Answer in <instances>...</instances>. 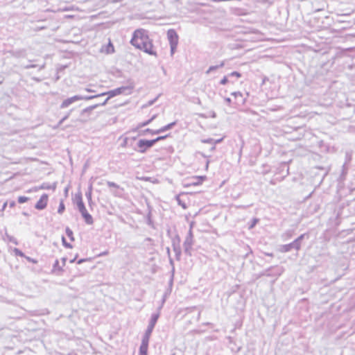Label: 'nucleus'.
Returning a JSON list of instances; mask_svg holds the SVG:
<instances>
[{
  "mask_svg": "<svg viewBox=\"0 0 355 355\" xmlns=\"http://www.w3.org/2000/svg\"><path fill=\"white\" fill-rule=\"evenodd\" d=\"M231 95L232 96H234L235 97V98H237L239 96L240 97H242L243 96V94L241 92H232L231 93Z\"/></svg>",
  "mask_w": 355,
  "mask_h": 355,
  "instance_id": "nucleus-51",
  "label": "nucleus"
},
{
  "mask_svg": "<svg viewBox=\"0 0 355 355\" xmlns=\"http://www.w3.org/2000/svg\"><path fill=\"white\" fill-rule=\"evenodd\" d=\"M175 199L178 205L181 206L184 209L187 208V204L180 199V196H176Z\"/></svg>",
  "mask_w": 355,
  "mask_h": 355,
  "instance_id": "nucleus-31",
  "label": "nucleus"
},
{
  "mask_svg": "<svg viewBox=\"0 0 355 355\" xmlns=\"http://www.w3.org/2000/svg\"><path fill=\"white\" fill-rule=\"evenodd\" d=\"M293 230H288L285 233L283 234L282 237L284 239H289L293 236Z\"/></svg>",
  "mask_w": 355,
  "mask_h": 355,
  "instance_id": "nucleus-34",
  "label": "nucleus"
},
{
  "mask_svg": "<svg viewBox=\"0 0 355 355\" xmlns=\"http://www.w3.org/2000/svg\"><path fill=\"white\" fill-rule=\"evenodd\" d=\"M169 263H170V265L172 266L171 273H173V275H174V274H175L174 261H173V259L171 258L170 257H169Z\"/></svg>",
  "mask_w": 355,
  "mask_h": 355,
  "instance_id": "nucleus-47",
  "label": "nucleus"
},
{
  "mask_svg": "<svg viewBox=\"0 0 355 355\" xmlns=\"http://www.w3.org/2000/svg\"><path fill=\"white\" fill-rule=\"evenodd\" d=\"M181 239L180 236L176 234L172 238V247L173 250L175 254V258L177 260H180L182 254V250L180 247Z\"/></svg>",
  "mask_w": 355,
  "mask_h": 355,
  "instance_id": "nucleus-3",
  "label": "nucleus"
},
{
  "mask_svg": "<svg viewBox=\"0 0 355 355\" xmlns=\"http://www.w3.org/2000/svg\"><path fill=\"white\" fill-rule=\"evenodd\" d=\"M75 202L79 212H81L86 209L85 203L83 200V196L80 191H79L75 196Z\"/></svg>",
  "mask_w": 355,
  "mask_h": 355,
  "instance_id": "nucleus-8",
  "label": "nucleus"
},
{
  "mask_svg": "<svg viewBox=\"0 0 355 355\" xmlns=\"http://www.w3.org/2000/svg\"><path fill=\"white\" fill-rule=\"evenodd\" d=\"M173 277H174V275H173V273H171V279H170V281H169V284L170 285L173 284Z\"/></svg>",
  "mask_w": 355,
  "mask_h": 355,
  "instance_id": "nucleus-60",
  "label": "nucleus"
},
{
  "mask_svg": "<svg viewBox=\"0 0 355 355\" xmlns=\"http://www.w3.org/2000/svg\"><path fill=\"white\" fill-rule=\"evenodd\" d=\"M149 149L150 147L148 146L146 139H139L135 144V147H134V150L139 153H145Z\"/></svg>",
  "mask_w": 355,
  "mask_h": 355,
  "instance_id": "nucleus-4",
  "label": "nucleus"
},
{
  "mask_svg": "<svg viewBox=\"0 0 355 355\" xmlns=\"http://www.w3.org/2000/svg\"><path fill=\"white\" fill-rule=\"evenodd\" d=\"M66 261H67V258H66V257H63V258H62V266H65V264H66Z\"/></svg>",
  "mask_w": 355,
  "mask_h": 355,
  "instance_id": "nucleus-59",
  "label": "nucleus"
},
{
  "mask_svg": "<svg viewBox=\"0 0 355 355\" xmlns=\"http://www.w3.org/2000/svg\"><path fill=\"white\" fill-rule=\"evenodd\" d=\"M101 96H98V94L96 95H92V96H83V95H78V101L85 100V101H89L92 100L96 98H98Z\"/></svg>",
  "mask_w": 355,
  "mask_h": 355,
  "instance_id": "nucleus-26",
  "label": "nucleus"
},
{
  "mask_svg": "<svg viewBox=\"0 0 355 355\" xmlns=\"http://www.w3.org/2000/svg\"><path fill=\"white\" fill-rule=\"evenodd\" d=\"M230 77L228 76V74L227 76H225L220 81V84L225 85L227 83H234V82L229 79Z\"/></svg>",
  "mask_w": 355,
  "mask_h": 355,
  "instance_id": "nucleus-30",
  "label": "nucleus"
},
{
  "mask_svg": "<svg viewBox=\"0 0 355 355\" xmlns=\"http://www.w3.org/2000/svg\"><path fill=\"white\" fill-rule=\"evenodd\" d=\"M24 258H25L28 261L31 262V263H33L36 264V263H38V261H37V259H33V258H31V257H28V256H26V257H25Z\"/></svg>",
  "mask_w": 355,
  "mask_h": 355,
  "instance_id": "nucleus-45",
  "label": "nucleus"
},
{
  "mask_svg": "<svg viewBox=\"0 0 355 355\" xmlns=\"http://www.w3.org/2000/svg\"><path fill=\"white\" fill-rule=\"evenodd\" d=\"M13 252H14L15 255H16V256H18L20 257H24V258L26 257V254L19 248H15L13 249Z\"/></svg>",
  "mask_w": 355,
  "mask_h": 355,
  "instance_id": "nucleus-32",
  "label": "nucleus"
},
{
  "mask_svg": "<svg viewBox=\"0 0 355 355\" xmlns=\"http://www.w3.org/2000/svg\"><path fill=\"white\" fill-rule=\"evenodd\" d=\"M64 211H65V205L64 203V200L62 199L60 201L59 207L58 209V213L61 215L64 213Z\"/></svg>",
  "mask_w": 355,
  "mask_h": 355,
  "instance_id": "nucleus-27",
  "label": "nucleus"
},
{
  "mask_svg": "<svg viewBox=\"0 0 355 355\" xmlns=\"http://www.w3.org/2000/svg\"><path fill=\"white\" fill-rule=\"evenodd\" d=\"M178 45L175 44H170L171 48V54L173 55L177 49Z\"/></svg>",
  "mask_w": 355,
  "mask_h": 355,
  "instance_id": "nucleus-50",
  "label": "nucleus"
},
{
  "mask_svg": "<svg viewBox=\"0 0 355 355\" xmlns=\"http://www.w3.org/2000/svg\"><path fill=\"white\" fill-rule=\"evenodd\" d=\"M156 132V130H152L150 128H146L144 130H142L139 134V135H145L146 133H150L153 135H158V133H155Z\"/></svg>",
  "mask_w": 355,
  "mask_h": 355,
  "instance_id": "nucleus-28",
  "label": "nucleus"
},
{
  "mask_svg": "<svg viewBox=\"0 0 355 355\" xmlns=\"http://www.w3.org/2000/svg\"><path fill=\"white\" fill-rule=\"evenodd\" d=\"M223 141V137L218 139H214V145L216 146V144L221 143Z\"/></svg>",
  "mask_w": 355,
  "mask_h": 355,
  "instance_id": "nucleus-54",
  "label": "nucleus"
},
{
  "mask_svg": "<svg viewBox=\"0 0 355 355\" xmlns=\"http://www.w3.org/2000/svg\"><path fill=\"white\" fill-rule=\"evenodd\" d=\"M107 185L111 188V187H113V188H116V189H119V185H118L117 184H116L115 182H110V181H108L107 182Z\"/></svg>",
  "mask_w": 355,
  "mask_h": 355,
  "instance_id": "nucleus-42",
  "label": "nucleus"
},
{
  "mask_svg": "<svg viewBox=\"0 0 355 355\" xmlns=\"http://www.w3.org/2000/svg\"><path fill=\"white\" fill-rule=\"evenodd\" d=\"M22 67L26 69H31L30 64L23 65Z\"/></svg>",
  "mask_w": 355,
  "mask_h": 355,
  "instance_id": "nucleus-62",
  "label": "nucleus"
},
{
  "mask_svg": "<svg viewBox=\"0 0 355 355\" xmlns=\"http://www.w3.org/2000/svg\"><path fill=\"white\" fill-rule=\"evenodd\" d=\"M6 236L7 237L9 242H11L15 245L18 244L17 239L14 236L9 235L8 233H6Z\"/></svg>",
  "mask_w": 355,
  "mask_h": 355,
  "instance_id": "nucleus-35",
  "label": "nucleus"
},
{
  "mask_svg": "<svg viewBox=\"0 0 355 355\" xmlns=\"http://www.w3.org/2000/svg\"><path fill=\"white\" fill-rule=\"evenodd\" d=\"M207 179V176L200 175V176H195L191 178V181L189 183L190 185L197 186L201 184L205 180Z\"/></svg>",
  "mask_w": 355,
  "mask_h": 355,
  "instance_id": "nucleus-15",
  "label": "nucleus"
},
{
  "mask_svg": "<svg viewBox=\"0 0 355 355\" xmlns=\"http://www.w3.org/2000/svg\"><path fill=\"white\" fill-rule=\"evenodd\" d=\"M88 259H80L79 260H78L77 261V263L78 264H81L83 263V262L87 261Z\"/></svg>",
  "mask_w": 355,
  "mask_h": 355,
  "instance_id": "nucleus-57",
  "label": "nucleus"
},
{
  "mask_svg": "<svg viewBox=\"0 0 355 355\" xmlns=\"http://www.w3.org/2000/svg\"><path fill=\"white\" fill-rule=\"evenodd\" d=\"M150 336L148 334H144L142 339H141V344H145L146 345H148L149 340H150Z\"/></svg>",
  "mask_w": 355,
  "mask_h": 355,
  "instance_id": "nucleus-33",
  "label": "nucleus"
},
{
  "mask_svg": "<svg viewBox=\"0 0 355 355\" xmlns=\"http://www.w3.org/2000/svg\"><path fill=\"white\" fill-rule=\"evenodd\" d=\"M77 257H78V254H76V257H75L73 259H71V260L69 261V262H70L71 263H74V262H75V261H76V258H77Z\"/></svg>",
  "mask_w": 355,
  "mask_h": 355,
  "instance_id": "nucleus-61",
  "label": "nucleus"
},
{
  "mask_svg": "<svg viewBox=\"0 0 355 355\" xmlns=\"http://www.w3.org/2000/svg\"><path fill=\"white\" fill-rule=\"evenodd\" d=\"M30 67H31V68H35V67H38V65H37V64H30ZM44 67H45V64H42V65H41V66H39V69H38V70H39V71H40V70L43 69L44 68Z\"/></svg>",
  "mask_w": 355,
  "mask_h": 355,
  "instance_id": "nucleus-53",
  "label": "nucleus"
},
{
  "mask_svg": "<svg viewBox=\"0 0 355 355\" xmlns=\"http://www.w3.org/2000/svg\"><path fill=\"white\" fill-rule=\"evenodd\" d=\"M158 98H159V96H157L154 99L149 101L146 105H143V107H146L153 105L157 101Z\"/></svg>",
  "mask_w": 355,
  "mask_h": 355,
  "instance_id": "nucleus-40",
  "label": "nucleus"
},
{
  "mask_svg": "<svg viewBox=\"0 0 355 355\" xmlns=\"http://www.w3.org/2000/svg\"><path fill=\"white\" fill-rule=\"evenodd\" d=\"M201 142L203 144H209L214 145V139H212V138L202 139H201Z\"/></svg>",
  "mask_w": 355,
  "mask_h": 355,
  "instance_id": "nucleus-41",
  "label": "nucleus"
},
{
  "mask_svg": "<svg viewBox=\"0 0 355 355\" xmlns=\"http://www.w3.org/2000/svg\"><path fill=\"white\" fill-rule=\"evenodd\" d=\"M224 65H225V62H224V61H223V62H221L220 63V64L210 66V67H209V69L207 70L206 73H207V74H209V73H210L211 72H212V71H215V70H216V69H219V68L223 67Z\"/></svg>",
  "mask_w": 355,
  "mask_h": 355,
  "instance_id": "nucleus-22",
  "label": "nucleus"
},
{
  "mask_svg": "<svg viewBox=\"0 0 355 355\" xmlns=\"http://www.w3.org/2000/svg\"><path fill=\"white\" fill-rule=\"evenodd\" d=\"M64 121H62V118L58 121V124L54 127V129L58 128L62 125Z\"/></svg>",
  "mask_w": 355,
  "mask_h": 355,
  "instance_id": "nucleus-56",
  "label": "nucleus"
},
{
  "mask_svg": "<svg viewBox=\"0 0 355 355\" xmlns=\"http://www.w3.org/2000/svg\"><path fill=\"white\" fill-rule=\"evenodd\" d=\"M168 136H169V134L166 135H163V136H158L155 139H156L157 142H158L159 141H162V140H164V139H166Z\"/></svg>",
  "mask_w": 355,
  "mask_h": 355,
  "instance_id": "nucleus-52",
  "label": "nucleus"
},
{
  "mask_svg": "<svg viewBox=\"0 0 355 355\" xmlns=\"http://www.w3.org/2000/svg\"><path fill=\"white\" fill-rule=\"evenodd\" d=\"M159 316H160V313H159V312L153 313L150 316L148 325L155 327Z\"/></svg>",
  "mask_w": 355,
  "mask_h": 355,
  "instance_id": "nucleus-21",
  "label": "nucleus"
},
{
  "mask_svg": "<svg viewBox=\"0 0 355 355\" xmlns=\"http://www.w3.org/2000/svg\"><path fill=\"white\" fill-rule=\"evenodd\" d=\"M57 187V183L54 182L53 184H50L49 182H43L40 186L36 188V191L37 189H48L55 191Z\"/></svg>",
  "mask_w": 355,
  "mask_h": 355,
  "instance_id": "nucleus-17",
  "label": "nucleus"
},
{
  "mask_svg": "<svg viewBox=\"0 0 355 355\" xmlns=\"http://www.w3.org/2000/svg\"><path fill=\"white\" fill-rule=\"evenodd\" d=\"M132 88L133 87L131 86H122V87L116 88L114 89H112L108 92L99 94L98 96L107 95V98H105L104 102L101 103V106L105 105L110 98H113L116 96H118V95H120L122 94H130L132 92Z\"/></svg>",
  "mask_w": 355,
  "mask_h": 355,
  "instance_id": "nucleus-2",
  "label": "nucleus"
},
{
  "mask_svg": "<svg viewBox=\"0 0 355 355\" xmlns=\"http://www.w3.org/2000/svg\"><path fill=\"white\" fill-rule=\"evenodd\" d=\"M7 204H8V203H7V202H4V203H3V206H2V209H1V210H4V209H6V206H7Z\"/></svg>",
  "mask_w": 355,
  "mask_h": 355,
  "instance_id": "nucleus-63",
  "label": "nucleus"
},
{
  "mask_svg": "<svg viewBox=\"0 0 355 355\" xmlns=\"http://www.w3.org/2000/svg\"><path fill=\"white\" fill-rule=\"evenodd\" d=\"M130 44L148 55L157 56L156 51L153 50V41L148 36V31L145 29L135 30L130 40Z\"/></svg>",
  "mask_w": 355,
  "mask_h": 355,
  "instance_id": "nucleus-1",
  "label": "nucleus"
},
{
  "mask_svg": "<svg viewBox=\"0 0 355 355\" xmlns=\"http://www.w3.org/2000/svg\"><path fill=\"white\" fill-rule=\"evenodd\" d=\"M49 196L46 193H43L38 201L35 205V208L37 210L44 209L48 203Z\"/></svg>",
  "mask_w": 355,
  "mask_h": 355,
  "instance_id": "nucleus-6",
  "label": "nucleus"
},
{
  "mask_svg": "<svg viewBox=\"0 0 355 355\" xmlns=\"http://www.w3.org/2000/svg\"><path fill=\"white\" fill-rule=\"evenodd\" d=\"M101 103L89 106V107L83 109L81 111L80 115L84 116L85 114H89L92 110H94V109H96V107H98V106H101Z\"/></svg>",
  "mask_w": 355,
  "mask_h": 355,
  "instance_id": "nucleus-20",
  "label": "nucleus"
},
{
  "mask_svg": "<svg viewBox=\"0 0 355 355\" xmlns=\"http://www.w3.org/2000/svg\"><path fill=\"white\" fill-rule=\"evenodd\" d=\"M28 200H29L28 197L21 196L18 197L17 201L19 204H23V203L26 202Z\"/></svg>",
  "mask_w": 355,
  "mask_h": 355,
  "instance_id": "nucleus-36",
  "label": "nucleus"
},
{
  "mask_svg": "<svg viewBox=\"0 0 355 355\" xmlns=\"http://www.w3.org/2000/svg\"><path fill=\"white\" fill-rule=\"evenodd\" d=\"M228 76L230 78H232V77L241 78V73H239V71H233V72L228 73Z\"/></svg>",
  "mask_w": 355,
  "mask_h": 355,
  "instance_id": "nucleus-39",
  "label": "nucleus"
},
{
  "mask_svg": "<svg viewBox=\"0 0 355 355\" xmlns=\"http://www.w3.org/2000/svg\"><path fill=\"white\" fill-rule=\"evenodd\" d=\"M62 267L63 266H60L59 265V261L58 259H56L53 265L51 273L55 274L58 276L62 275L64 272Z\"/></svg>",
  "mask_w": 355,
  "mask_h": 355,
  "instance_id": "nucleus-13",
  "label": "nucleus"
},
{
  "mask_svg": "<svg viewBox=\"0 0 355 355\" xmlns=\"http://www.w3.org/2000/svg\"><path fill=\"white\" fill-rule=\"evenodd\" d=\"M305 236H306L307 238H309V235L308 234H302L301 235H300L297 239H295L294 241L296 242V243L297 244V245H299L300 248L301 249V247H302V241L304 240V239L305 238Z\"/></svg>",
  "mask_w": 355,
  "mask_h": 355,
  "instance_id": "nucleus-25",
  "label": "nucleus"
},
{
  "mask_svg": "<svg viewBox=\"0 0 355 355\" xmlns=\"http://www.w3.org/2000/svg\"><path fill=\"white\" fill-rule=\"evenodd\" d=\"M186 238L189 239H193V234L191 226L190 227V229L188 232V234H187Z\"/></svg>",
  "mask_w": 355,
  "mask_h": 355,
  "instance_id": "nucleus-46",
  "label": "nucleus"
},
{
  "mask_svg": "<svg viewBox=\"0 0 355 355\" xmlns=\"http://www.w3.org/2000/svg\"><path fill=\"white\" fill-rule=\"evenodd\" d=\"M176 124H177L176 121L171 122V123L162 127L161 128L156 130L155 133L160 134V133L164 132L167 130H171Z\"/></svg>",
  "mask_w": 355,
  "mask_h": 355,
  "instance_id": "nucleus-18",
  "label": "nucleus"
},
{
  "mask_svg": "<svg viewBox=\"0 0 355 355\" xmlns=\"http://www.w3.org/2000/svg\"><path fill=\"white\" fill-rule=\"evenodd\" d=\"M167 37L169 44H178L179 36L174 29H169L167 31Z\"/></svg>",
  "mask_w": 355,
  "mask_h": 355,
  "instance_id": "nucleus-7",
  "label": "nucleus"
},
{
  "mask_svg": "<svg viewBox=\"0 0 355 355\" xmlns=\"http://www.w3.org/2000/svg\"><path fill=\"white\" fill-rule=\"evenodd\" d=\"M78 101V95H75L71 97H69L66 99H64L62 103L60 105V109H64L68 107L69 105H71L72 103L76 102Z\"/></svg>",
  "mask_w": 355,
  "mask_h": 355,
  "instance_id": "nucleus-12",
  "label": "nucleus"
},
{
  "mask_svg": "<svg viewBox=\"0 0 355 355\" xmlns=\"http://www.w3.org/2000/svg\"><path fill=\"white\" fill-rule=\"evenodd\" d=\"M85 222L87 225H92L94 223L93 217L92 215L87 211V209L80 212Z\"/></svg>",
  "mask_w": 355,
  "mask_h": 355,
  "instance_id": "nucleus-14",
  "label": "nucleus"
},
{
  "mask_svg": "<svg viewBox=\"0 0 355 355\" xmlns=\"http://www.w3.org/2000/svg\"><path fill=\"white\" fill-rule=\"evenodd\" d=\"M157 116V114H154L149 119H146V121L139 123L137 128L134 129L133 131L135 132L138 129L149 125L153 121H154L156 119Z\"/></svg>",
  "mask_w": 355,
  "mask_h": 355,
  "instance_id": "nucleus-19",
  "label": "nucleus"
},
{
  "mask_svg": "<svg viewBox=\"0 0 355 355\" xmlns=\"http://www.w3.org/2000/svg\"><path fill=\"white\" fill-rule=\"evenodd\" d=\"M65 233L67 234V236L69 238V239L71 241H74V237H73V231L69 227H67L66 229H65Z\"/></svg>",
  "mask_w": 355,
  "mask_h": 355,
  "instance_id": "nucleus-29",
  "label": "nucleus"
},
{
  "mask_svg": "<svg viewBox=\"0 0 355 355\" xmlns=\"http://www.w3.org/2000/svg\"><path fill=\"white\" fill-rule=\"evenodd\" d=\"M85 196L88 201V205L91 209H92L93 205H94V202L92 200V185L90 184L88 187L87 191L85 193Z\"/></svg>",
  "mask_w": 355,
  "mask_h": 355,
  "instance_id": "nucleus-16",
  "label": "nucleus"
},
{
  "mask_svg": "<svg viewBox=\"0 0 355 355\" xmlns=\"http://www.w3.org/2000/svg\"><path fill=\"white\" fill-rule=\"evenodd\" d=\"M154 328L155 327H153L152 326L148 325L147 329H146V331H145L144 334L151 336L152 332H153Z\"/></svg>",
  "mask_w": 355,
  "mask_h": 355,
  "instance_id": "nucleus-44",
  "label": "nucleus"
},
{
  "mask_svg": "<svg viewBox=\"0 0 355 355\" xmlns=\"http://www.w3.org/2000/svg\"><path fill=\"white\" fill-rule=\"evenodd\" d=\"M15 205H16V203H15V201H13V200H12V201H11V202H10V203H9V206H10V207H11V208L14 207L15 206Z\"/></svg>",
  "mask_w": 355,
  "mask_h": 355,
  "instance_id": "nucleus-58",
  "label": "nucleus"
},
{
  "mask_svg": "<svg viewBox=\"0 0 355 355\" xmlns=\"http://www.w3.org/2000/svg\"><path fill=\"white\" fill-rule=\"evenodd\" d=\"M75 202L79 212H81L86 209L85 203L83 200V196L80 191H79L75 196Z\"/></svg>",
  "mask_w": 355,
  "mask_h": 355,
  "instance_id": "nucleus-9",
  "label": "nucleus"
},
{
  "mask_svg": "<svg viewBox=\"0 0 355 355\" xmlns=\"http://www.w3.org/2000/svg\"><path fill=\"white\" fill-rule=\"evenodd\" d=\"M216 150V146L213 145L212 147L210 148L211 152H214Z\"/></svg>",
  "mask_w": 355,
  "mask_h": 355,
  "instance_id": "nucleus-64",
  "label": "nucleus"
},
{
  "mask_svg": "<svg viewBox=\"0 0 355 355\" xmlns=\"http://www.w3.org/2000/svg\"><path fill=\"white\" fill-rule=\"evenodd\" d=\"M292 250H295L296 251H299L300 250L299 245H297L295 241L290 243L280 245L279 250L280 252L285 253L288 252Z\"/></svg>",
  "mask_w": 355,
  "mask_h": 355,
  "instance_id": "nucleus-5",
  "label": "nucleus"
},
{
  "mask_svg": "<svg viewBox=\"0 0 355 355\" xmlns=\"http://www.w3.org/2000/svg\"><path fill=\"white\" fill-rule=\"evenodd\" d=\"M193 244V239H189L187 238L185 239L184 243H183V247H184V252L187 256L191 257L192 255L191 250H192Z\"/></svg>",
  "mask_w": 355,
  "mask_h": 355,
  "instance_id": "nucleus-10",
  "label": "nucleus"
},
{
  "mask_svg": "<svg viewBox=\"0 0 355 355\" xmlns=\"http://www.w3.org/2000/svg\"><path fill=\"white\" fill-rule=\"evenodd\" d=\"M225 100V102L226 103V104H227L228 105H230L231 103H232V99L230 98V97H225L224 98Z\"/></svg>",
  "mask_w": 355,
  "mask_h": 355,
  "instance_id": "nucleus-55",
  "label": "nucleus"
},
{
  "mask_svg": "<svg viewBox=\"0 0 355 355\" xmlns=\"http://www.w3.org/2000/svg\"><path fill=\"white\" fill-rule=\"evenodd\" d=\"M104 51L107 54L113 53L114 52V47L112 43L110 41L109 43L105 46Z\"/></svg>",
  "mask_w": 355,
  "mask_h": 355,
  "instance_id": "nucleus-23",
  "label": "nucleus"
},
{
  "mask_svg": "<svg viewBox=\"0 0 355 355\" xmlns=\"http://www.w3.org/2000/svg\"><path fill=\"white\" fill-rule=\"evenodd\" d=\"M148 345L141 344L139 349V355H148Z\"/></svg>",
  "mask_w": 355,
  "mask_h": 355,
  "instance_id": "nucleus-24",
  "label": "nucleus"
},
{
  "mask_svg": "<svg viewBox=\"0 0 355 355\" xmlns=\"http://www.w3.org/2000/svg\"><path fill=\"white\" fill-rule=\"evenodd\" d=\"M62 245L66 248H68V249H71L72 248V245L69 243H68L67 241H66V239L64 238V236H62Z\"/></svg>",
  "mask_w": 355,
  "mask_h": 355,
  "instance_id": "nucleus-37",
  "label": "nucleus"
},
{
  "mask_svg": "<svg viewBox=\"0 0 355 355\" xmlns=\"http://www.w3.org/2000/svg\"><path fill=\"white\" fill-rule=\"evenodd\" d=\"M147 143L150 148H151L157 143V141L155 138L153 139H147Z\"/></svg>",
  "mask_w": 355,
  "mask_h": 355,
  "instance_id": "nucleus-43",
  "label": "nucleus"
},
{
  "mask_svg": "<svg viewBox=\"0 0 355 355\" xmlns=\"http://www.w3.org/2000/svg\"><path fill=\"white\" fill-rule=\"evenodd\" d=\"M147 224L148 225H150V226H153V220L151 219V214H150V212H149L148 216H147Z\"/></svg>",
  "mask_w": 355,
  "mask_h": 355,
  "instance_id": "nucleus-48",
  "label": "nucleus"
},
{
  "mask_svg": "<svg viewBox=\"0 0 355 355\" xmlns=\"http://www.w3.org/2000/svg\"><path fill=\"white\" fill-rule=\"evenodd\" d=\"M73 111V109H71L69 112L66 113V114L62 117V121H66L70 116L71 112Z\"/></svg>",
  "mask_w": 355,
  "mask_h": 355,
  "instance_id": "nucleus-49",
  "label": "nucleus"
},
{
  "mask_svg": "<svg viewBox=\"0 0 355 355\" xmlns=\"http://www.w3.org/2000/svg\"><path fill=\"white\" fill-rule=\"evenodd\" d=\"M259 219L257 218H254L250 225H249V229H252L253 227H255V225L259 223Z\"/></svg>",
  "mask_w": 355,
  "mask_h": 355,
  "instance_id": "nucleus-38",
  "label": "nucleus"
},
{
  "mask_svg": "<svg viewBox=\"0 0 355 355\" xmlns=\"http://www.w3.org/2000/svg\"><path fill=\"white\" fill-rule=\"evenodd\" d=\"M137 139V137H125L123 139V142L121 144V146L122 148L131 147L134 150V147H135V141Z\"/></svg>",
  "mask_w": 355,
  "mask_h": 355,
  "instance_id": "nucleus-11",
  "label": "nucleus"
}]
</instances>
